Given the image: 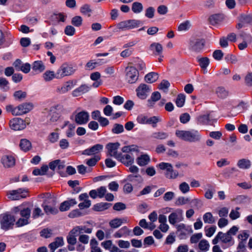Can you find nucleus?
Returning a JSON list of instances; mask_svg holds the SVG:
<instances>
[{
	"label": "nucleus",
	"instance_id": "obj_61",
	"mask_svg": "<svg viewBox=\"0 0 252 252\" xmlns=\"http://www.w3.org/2000/svg\"><path fill=\"white\" fill-rule=\"evenodd\" d=\"M202 237L201 233H198L192 235L190 239V242L191 244H195L199 242V240Z\"/></svg>",
	"mask_w": 252,
	"mask_h": 252
},
{
	"label": "nucleus",
	"instance_id": "obj_40",
	"mask_svg": "<svg viewBox=\"0 0 252 252\" xmlns=\"http://www.w3.org/2000/svg\"><path fill=\"white\" fill-rule=\"evenodd\" d=\"M168 136L167 133L163 131H157L153 133L151 137L153 138L159 140H164Z\"/></svg>",
	"mask_w": 252,
	"mask_h": 252
},
{
	"label": "nucleus",
	"instance_id": "obj_39",
	"mask_svg": "<svg viewBox=\"0 0 252 252\" xmlns=\"http://www.w3.org/2000/svg\"><path fill=\"white\" fill-rule=\"evenodd\" d=\"M238 166L242 169H248L251 167V161L247 159H240L237 163Z\"/></svg>",
	"mask_w": 252,
	"mask_h": 252
},
{
	"label": "nucleus",
	"instance_id": "obj_43",
	"mask_svg": "<svg viewBox=\"0 0 252 252\" xmlns=\"http://www.w3.org/2000/svg\"><path fill=\"white\" fill-rule=\"evenodd\" d=\"M98 243L95 239H91L90 241V246L91 252H101L100 248L98 246Z\"/></svg>",
	"mask_w": 252,
	"mask_h": 252
},
{
	"label": "nucleus",
	"instance_id": "obj_16",
	"mask_svg": "<svg viewBox=\"0 0 252 252\" xmlns=\"http://www.w3.org/2000/svg\"><path fill=\"white\" fill-rule=\"evenodd\" d=\"M120 144L118 142L110 143L107 145L106 148L108 149V155L113 157L116 159L119 158V153H118V149Z\"/></svg>",
	"mask_w": 252,
	"mask_h": 252
},
{
	"label": "nucleus",
	"instance_id": "obj_13",
	"mask_svg": "<svg viewBox=\"0 0 252 252\" xmlns=\"http://www.w3.org/2000/svg\"><path fill=\"white\" fill-rule=\"evenodd\" d=\"M9 125L14 130H20L26 127V121L20 118H15L9 121Z\"/></svg>",
	"mask_w": 252,
	"mask_h": 252
},
{
	"label": "nucleus",
	"instance_id": "obj_63",
	"mask_svg": "<svg viewBox=\"0 0 252 252\" xmlns=\"http://www.w3.org/2000/svg\"><path fill=\"white\" fill-rule=\"evenodd\" d=\"M170 86V83L166 80H163L159 85L158 88L160 90H163L164 92L167 91V90Z\"/></svg>",
	"mask_w": 252,
	"mask_h": 252
},
{
	"label": "nucleus",
	"instance_id": "obj_51",
	"mask_svg": "<svg viewBox=\"0 0 252 252\" xmlns=\"http://www.w3.org/2000/svg\"><path fill=\"white\" fill-rule=\"evenodd\" d=\"M27 93L22 91H17L15 92L13 96L14 98L18 100L21 101L26 97Z\"/></svg>",
	"mask_w": 252,
	"mask_h": 252
},
{
	"label": "nucleus",
	"instance_id": "obj_27",
	"mask_svg": "<svg viewBox=\"0 0 252 252\" xmlns=\"http://www.w3.org/2000/svg\"><path fill=\"white\" fill-rule=\"evenodd\" d=\"M77 234H84L83 233L90 234L92 232L93 229L88 228L85 225L76 226L73 228Z\"/></svg>",
	"mask_w": 252,
	"mask_h": 252
},
{
	"label": "nucleus",
	"instance_id": "obj_64",
	"mask_svg": "<svg viewBox=\"0 0 252 252\" xmlns=\"http://www.w3.org/2000/svg\"><path fill=\"white\" fill-rule=\"evenodd\" d=\"M245 83L248 87L252 86V72L248 73L245 77Z\"/></svg>",
	"mask_w": 252,
	"mask_h": 252
},
{
	"label": "nucleus",
	"instance_id": "obj_21",
	"mask_svg": "<svg viewBox=\"0 0 252 252\" xmlns=\"http://www.w3.org/2000/svg\"><path fill=\"white\" fill-rule=\"evenodd\" d=\"M64 244L63 239L62 237H58L55 239L53 242L50 243L49 247L51 252H54L56 249L63 246Z\"/></svg>",
	"mask_w": 252,
	"mask_h": 252
},
{
	"label": "nucleus",
	"instance_id": "obj_9",
	"mask_svg": "<svg viewBox=\"0 0 252 252\" xmlns=\"http://www.w3.org/2000/svg\"><path fill=\"white\" fill-rule=\"evenodd\" d=\"M141 24L139 20L132 19L122 21L117 25V27L121 31L131 30L138 27Z\"/></svg>",
	"mask_w": 252,
	"mask_h": 252
},
{
	"label": "nucleus",
	"instance_id": "obj_29",
	"mask_svg": "<svg viewBox=\"0 0 252 252\" xmlns=\"http://www.w3.org/2000/svg\"><path fill=\"white\" fill-rule=\"evenodd\" d=\"M150 49L156 55H160L162 54L163 48L162 45L158 43H153L151 44L150 46Z\"/></svg>",
	"mask_w": 252,
	"mask_h": 252
},
{
	"label": "nucleus",
	"instance_id": "obj_17",
	"mask_svg": "<svg viewBox=\"0 0 252 252\" xmlns=\"http://www.w3.org/2000/svg\"><path fill=\"white\" fill-rule=\"evenodd\" d=\"M117 159L120 161L125 165L128 166L133 163L134 158L132 154H126L123 155L122 153H120L119 158Z\"/></svg>",
	"mask_w": 252,
	"mask_h": 252
},
{
	"label": "nucleus",
	"instance_id": "obj_44",
	"mask_svg": "<svg viewBox=\"0 0 252 252\" xmlns=\"http://www.w3.org/2000/svg\"><path fill=\"white\" fill-rule=\"evenodd\" d=\"M123 223V220L120 218L114 219L110 221L109 224L112 228H117L120 227Z\"/></svg>",
	"mask_w": 252,
	"mask_h": 252
},
{
	"label": "nucleus",
	"instance_id": "obj_47",
	"mask_svg": "<svg viewBox=\"0 0 252 252\" xmlns=\"http://www.w3.org/2000/svg\"><path fill=\"white\" fill-rule=\"evenodd\" d=\"M0 88L5 92L9 90V82L6 78L0 77Z\"/></svg>",
	"mask_w": 252,
	"mask_h": 252
},
{
	"label": "nucleus",
	"instance_id": "obj_42",
	"mask_svg": "<svg viewBox=\"0 0 252 252\" xmlns=\"http://www.w3.org/2000/svg\"><path fill=\"white\" fill-rule=\"evenodd\" d=\"M122 151L126 154H131V152L138 151V146L134 145L124 146L122 149Z\"/></svg>",
	"mask_w": 252,
	"mask_h": 252
},
{
	"label": "nucleus",
	"instance_id": "obj_37",
	"mask_svg": "<svg viewBox=\"0 0 252 252\" xmlns=\"http://www.w3.org/2000/svg\"><path fill=\"white\" fill-rule=\"evenodd\" d=\"M223 19V15L221 14L213 15L209 18L210 22L211 24L213 26L220 23Z\"/></svg>",
	"mask_w": 252,
	"mask_h": 252
},
{
	"label": "nucleus",
	"instance_id": "obj_55",
	"mask_svg": "<svg viewBox=\"0 0 252 252\" xmlns=\"http://www.w3.org/2000/svg\"><path fill=\"white\" fill-rule=\"evenodd\" d=\"M5 109L7 112L11 113L12 115L18 116L17 106L14 107L13 105L9 104L6 106Z\"/></svg>",
	"mask_w": 252,
	"mask_h": 252
},
{
	"label": "nucleus",
	"instance_id": "obj_58",
	"mask_svg": "<svg viewBox=\"0 0 252 252\" xmlns=\"http://www.w3.org/2000/svg\"><path fill=\"white\" fill-rule=\"evenodd\" d=\"M180 190L184 194L189 191V186L186 182H182L179 186Z\"/></svg>",
	"mask_w": 252,
	"mask_h": 252
},
{
	"label": "nucleus",
	"instance_id": "obj_48",
	"mask_svg": "<svg viewBox=\"0 0 252 252\" xmlns=\"http://www.w3.org/2000/svg\"><path fill=\"white\" fill-rule=\"evenodd\" d=\"M210 120L209 114L201 115L197 118L198 123L202 125L208 124Z\"/></svg>",
	"mask_w": 252,
	"mask_h": 252
},
{
	"label": "nucleus",
	"instance_id": "obj_7",
	"mask_svg": "<svg viewBox=\"0 0 252 252\" xmlns=\"http://www.w3.org/2000/svg\"><path fill=\"white\" fill-rule=\"evenodd\" d=\"M158 166L161 170L165 171L164 175L168 179H174L179 176L178 172L174 170L172 164L169 163L161 162Z\"/></svg>",
	"mask_w": 252,
	"mask_h": 252
},
{
	"label": "nucleus",
	"instance_id": "obj_11",
	"mask_svg": "<svg viewBox=\"0 0 252 252\" xmlns=\"http://www.w3.org/2000/svg\"><path fill=\"white\" fill-rule=\"evenodd\" d=\"M72 116L74 117V121L78 125H84L87 124L89 120V114L88 112L82 111L73 113Z\"/></svg>",
	"mask_w": 252,
	"mask_h": 252
},
{
	"label": "nucleus",
	"instance_id": "obj_4",
	"mask_svg": "<svg viewBox=\"0 0 252 252\" xmlns=\"http://www.w3.org/2000/svg\"><path fill=\"white\" fill-rule=\"evenodd\" d=\"M220 240L224 245L222 246L223 248H228L232 246L235 243L234 240L232 236L226 233L219 232L214 239L212 240V243L216 245Z\"/></svg>",
	"mask_w": 252,
	"mask_h": 252
},
{
	"label": "nucleus",
	"instance_id": "obj_30",
	"mask_svg": "<svg viewBox=\"0 0 252 252\" xmlns=\"http://www.w3.org/2000/svg\"><path fill=\"white\" fill-rule=\"evenodd\" d=\"M161 97L160 94L158 92H154L151 96V98L148 100V105L149 107H153L155 103L160 99Z\"/></svg>",
	"mask_w": 252,
	"mask_h": 252
},
{
	"label": "nucleus",
	"instance_id": "obj_28",
	"mask_svg": "<svg viewBox=\"0 0 252 252\" xmlns=\"http://www.w3.org/2000/svg\"><path fill=\"white\" fill-rule=\"evenodd\" d=\"M78 235L77 234L76 232L72 228L68 233V234L66 237L67 243L71 245H74L77 243L76 236Z\"/></svg>",
	"mask_w": 252,
	"mask_h": 252
},
{
	"label": "nucleus",
	"instance_id": "obj_49",
	"mask_svg": "<svg viewBox=\"0 0 252 252\" xmlns=\"http://www.w3.org/2000/svg\"><path fill=\"white\" fill-rule=\"evenodd\" d=\"M185 98L186 96L184 94H178L175 101L176 105L179 107H183L185 104Z\"/></svg>",
	"mask_w": 252,
	"mask_h": 252
},
{
	"label": "nucleus",
	"instance_id": "obj_23",
	"mask_svg": "<svg viewBox=\"0 0 252 252\" xmlns=\"http://www.w3.org/2000/svg\"><path fill=\"white\" fill-rule=\"evenodd\" d=\"M76 204L77 202L75 199H70L62 203L60 207V210L62 212L67 211L70 207Z\"/></svg>",
	"mask_w": 252,
	"mask_h": 252
},
{
	"label": "nucleus",
	"instance_id": "obj_31",
	"mask_svg": "<svg viewBox=\"0 0 252 252\" xmlns=\"http://www.w3.org/2000/svg\"><path fill=\"white\" fill-rule=\"evenodd\" d=\"M215 93L217 95L222 99L225 98L229 95V92L223 87H218L216 88Z\"/></svg>",
	"mask_w": 252,
	"mask_h": 252
},
{
	"label": "nucleus",
	"instance_id": "obj_10",
	"mask_svg": "<svg viewBox=\"0 0 252 252\" xmlns=\"http://www.w3.org/2000/svg\"><path fill=\"white\" fill-rule=\"evenodd\" d=\"M205 46V41L203 39L194 38L189 41V49L196 53L201 52Z\"/></svg>",
	"mask_w": 252,
	"mask_h": 252
},
{
	"label": "nucleus",
	"instance_id": "obj_20",
	"mask_svg": "<svg viewBox=\"0 0 252 252\" xmlns=\"http://www.w3.org/2000/svg\"><path fill=\"white\" fill-rule=\"evenodd\" d=\"M33 108V105L31 102H25L17 106L18 115L21 116L30 112Z\"/></svg>",
	"mask_w": 252,
	"mask_h": 252
},
{
	"label": "nucleus",
	"instance_id": "obj_24",
	"mask_svg": "<svg viewBox=\"0 0 252 252\" xmlns=\"http://www.w3.org/2000/svg\"><path fill=\"white\" fill-rule=\"evenodd\" d=\"M90 90V87L87 85L84 84L81 85L78 88L75 89L72 93L73 96L76 97L88 92Z\"/></svg>",
	"mask_w": 252,
	"mask_h": 252
},
{
	"label": "nucleus",
	"instance_id": "obj_6",
	"mask_svg": "<svg viewBox=\"0 0 252 252\" xmlns=\"http://www.w3.org/2000/svg\"><path fill=\"white\" fill-rule=\"evenodd\" d=\"M15 219L8 212H6L0 215V224L1 229L7 230L12 227L14 224Z\"/></svg>",
	"mask_w": 252,
	"mask_h": 252
},
{
	"label": "nucleus",
	"instance_id": "obj_45",
	"mask_svg": "<svg viewBox=\"0 0 252 252\" xmlns=\"http://www.w3.org/2000/svg\"><path fill=\"white\" fill-rule=\"evenodd\" d=\"M203 219L205 223L212 224L215 222V219L212 214L208 212L205 213L203 216Z\"/></svg>",
	"mask_w": 252,
	"mask_h": 252
},
{
	"label": "nucleus",
	"instance_id": "obj_60",
	"mask_svg": "<svg viewBox=\"0 0 252 252\" xmlns=\"http://www.w3.org/2000/svg\"><path fill=\"white\" fill-rule=\"evenodd\" d=\"M249 237V234L248 231L244 230L238 235V238L240 240V241L246 242Z\"/></svg>",
	"mask_w": 252,
	"mask_h": 252
},
{
	"label": "nucleus",
	"instance_id": "obj_14",
	"mask_svg": "<svg viewBox=\"0 0 252 252\" xmlns=\"http://www.w3.org/2000/svg\"><path fill=\"white\" fill-rule=\"evenodd\" d=\"M136 91L137 96L142 99H144L147 97L151 90L147 85L141 84L137 87Z\"/></svg>",
	"mask_w": 252,
	"mask_h": 252
},
{
	"label": "nucleus",
	"instance_id": "obj_32",
	"mask_svg": "<svg viewBox=\"0 0 252 252\" xmlns=\"http://www.w3.org/2000/svg\"><path fill=\"white\" fill-rule=\"evenodd\" d=\"M111 205V203L100 202L95 204L93 207V209L95 211H103L108 209Z\"/></svg>",
	"mask_w": 252,
	"mask_h": 252
},
{
	"label": "nucleus",
	"instance_id": "obj_1",
	"mask_svg": "<svg viewBox=\"0 0 252 252\" xmlns=\"http://www.w3.org/2000/svg\"><path fill=\"white\" fill-rule=\"evenodd\" d=\"M65 111L63 106L60 104H55L44 109L43 113L47 115L48 120L51 122H57Z\"/></svg>",
	"mask_w": 252,
	"mask_h": 252
},
{
	"label": "nucleus",
	"instance_id": "obj_52",
	"mask_svg": "<svg viewBox=\"0 0 252 252\" xmlns=\"http://www.w3.org/2000/svg\"><path fill=\"white\" fill-rule=\"evenodd\" d=\"M100 157L98 155H95L94 157L86 161V164L89 166H94L100 160Z\"/></svg>",
	"mask_w": 252,
	"mask_h": 252
},
{
	"label": "nucleus",
	"instance_id": "obj_46",
	"mask_svg": "<svg viewBox=\"0 0 252 252\" xmlns=\"http://www.w3.org/2000/svg\"><path fill=\"white\" fill-rule=\"evenodd\" d=\"M131 9L135 13H139L143 11L142 4L139 2H134L132 3Z\"/></svg>",
	"mask_w": 252,
	"mask_h": 252
},
{
	"label": "nucleus",
	"instance_id": "obj_35",
	"mask_svg": "<svg viewBox=\"0 0 252 252\" xmlns=\"http://www.w3.org/2000/svg\"><path fill=\"white\" fill-rule=\"evenodd\" d=\"M200 66L204 70V73L207 72L206 68L210 63V60L207 57L197 58Z\"/></svg>",
	"mask_w": 252,
	"mask_h": 252
},
{
	"label": "nucleus",
	"instance_id": "obj_57",
	"mask_svg": "<svg viewBox=\"0 0 252 252\" xmlns=\"http://www.w3.org/2000/svg\"><path fill=\"white\" fill-rule=\"evenodd\" d=\"M239 21H241L245 24H249L252 22V16L248 15H241L239 17Z\"/></svg>",
	"mask_w": 252,
	"mask_h": 252
},
{
	"label": "nucleus",
	"instance_id": "obj_2",
	"mask_svg": "<svg viewBox=\"0 0 252 252\" xmlns=\"http://www.w3.org/2000/svg\"><path fill=\"white\" fill-rule=\"evenodd\" d=\"M41 197L45 198L42 206L44 211L47 215H55L58 213V210L56 207V201L52 195L49 193L42 194Z\"/></svg>",
	"mask_w": 252,
	"mask_h": 252
},
{
	"label": "nucleus",
	"instance_id": "obj_41",
	"mask_svg": "<svg viewBox=\"0 0 252 252\" xmlns=\"http://www.w3.org/2000/svg\"><path fill=\"white\" fill-rule=\"evenodd\" d=\"M198 248L202 252H207L209 250L210 244L206 240L202 239L198 243Z\"/></svg>",
	"mask_w": 252,
	"mask_h": 252
},
{
	"label": "nucleus",
	"instance_id": "obj_62",
	"mask_svg": "<svg viewBox=\"0 0 252 252\" xmlns=\"http://www.w3.org/2000/svg\"><path fill=\"white\" fill-rule=\"evenodd\" d=\"M190 26V22L188 21H186L180 24L178 26V29L179 31H185L189 30Z\"/></svg>",
	"mask_w": 252,
	"mask_h": 252
},
{
	"label": "nucleus",
	"instance_id": "obj_36",
	"mask_svg": "<svg viewBox=\"0 0 252 252\" xmlns=\"http://www.w3.org/2000/svg\"><path fill=\"white\" fill-rule=\"evenodd\" d=\"M20 147L22 150L27 152L31 149L32 144L28 139H22L20 141Z\"/></svg>",
	"mask_w": 252,
	"mask_h": 252
},
{
	"label": "nucleus",
	"instance_id": "obj_25",
	"mask_svg": "<svg viewBox=\"0 0 252 252\" xmlns=\"http://www.w3.org/2000/svg\"><path fill=\"white\" fill-rule=\"evenodd\" d=\"M32 68L36 73H39L45 69V65L42 61H37L33 63Z\"/></svg>",
	"mask_w": 252,
	"mask_h": 252
},
{
	"label": "nucleus",
	"instance_id": "obj_59",
	"mask_svg": "<svg viewBox=\"0 0 252 252\" xmlns=\"http://www.w3.org/2000/svg\"><path fill=\"white\" fill-rule=\"evenodd\" d=\"M75 126L74 124H69L66 131V135L67 137H72L75 135L74 129Z\"/></svg>",
	"mask_w": 252,
	"mask_h": 252
},
{
	"label": "nucleus",
	"instance_id": "obj_33",
	"mask_svg": "<svg viewBox=\"0 0 252 252\" xmlns=\"http://www.w3.org/2000/svg\"><path fill=\"white\" fill-rule=\"evenodd\" d=\"M44 80L46 82H49L52 80L54 78H57V71L55 73L53 71L46 70L42 75Z\"/></svg>",
	"mask_w": 252,
	"mask_h": 252
},
{
	"label": "nucleus",
	"instance_id": "obj_50",
	"mask_svg": "<svg viewBox=\"0 0 252 252\" xmlns=\"http://www.w3.org/2000/svg\"><path fill=\"white\" fill-rule=\"evenodd\" d=\"M48 169V167L47 165L42 166L40 169H35L32 171V174L34 175H43L45 174L46 172L47 171Z\"/></svg>",
	"mask_w": 252,
	"mask_h": 252
},
{
	"label": "nucleus",
	"instance_id": "obj_5",
	"mask_svg": "<svg viewBox=\"0 0 252 252\" xmlns=\"http://www.w3.org/2000/svg\"><path fill=\"white\" fill-rule=\"evenodd\" d=\"M76 71V66L67 63H63L57 70L58 79L71 75Z\"/></svg>",
	"mask_w": 252,
	"mask_h": 252
},
{
	"label": "nucleus",
	"instance_id": "obj_15",
	"mask_svg": "<svg viewBox=\"0 0 252 252\" xmlns=\"http://www.w3.org/2000/svg\"><path fill=\"white\" fill-rule=\"evenodd\" d=\"M183 211L181 209L177 210L175 212L172 213L168 217V220L170 224L174 225L177 222L182 221Z\"/></svg>",
	"mask_w": 252,
	"mask_h": 252
},
{
	"label": "nucleus",
	"instance_id": "obj_54",
	"mask_svg": "<svg viewBox=\"0 0 252 252\" xmlns=\"http://www.w3.org/2000/svg\"><path fill=\"white\" fill-rule=\"evenodd\" d=\"M208 186L209 188L206 190L204 196L207 199H211L213 198V194L215 192V189L211 185Z\"/></svg>",
	"mask_w": 252,
	"mask_h": 252
},
{
	"label": "nucleus",
	"instance_id": "obj_26",
	"mask_svg": "<svg viewBox=\"0 0 252 252\" xmlns=\"http://www.w3.org/2000/svg\"><path fill=\"white\" fill-rule=\"evenodd\" d=\"M177 230L180 232L181 235H185L192 232V230L190 226L186 225L183 223L177 225Z\"/></svg>",
	"mask_w": 252,
	"mask_h": 252
},
{
	"label": "nucleus",
	"instance_id": "obj_22",
	"mask_svg": "<svg viewBox=\"0 0 252 252\" xmlns=\"http://www.w3.org/2000/svg\"><path fill=\"white\" fill-rule=\"evenodd\" d=\"M1 162L4 167L9 168L15 165V160L11 156H4L2 158Z\"/></svg>",
	"mask_w": 252,
	"mask_h": 252
},
{
	"label": "nucleus",
	"instance_id": "obj_19",
	"mask_svg": "<svg viewBox=\"0 0 252 252\" xmlns=\"http://www.w3.org/2000/svg\"><path fill=\"white\" fill-rule=\"evenodd\" d=\"M76 80H69L65 82L62 86L58 87L57 92L60 94H64L71 90L76 84Z\"/></svg>",
	"mask_w": 252,
	"mask_h": 252
},
{
	"label": "nucleus",
	"instance_id": "obj_56",
	"mask_svg": "<svg viewBox=\"0 0 252 252\" xmlns=\"http://www.w3.org/2000/svg\"><path fill=\"white\" fill-rule=\"evenodd\" d=\"M126 180L130 182H139L142 180V177L140 174H130L126 177Z\"/></svg>",
	"mask_w": 252,
	"mask_h": 252
},
{
	"label": "nucleus",
	"instance_id": "obj_18",
	"mask_svg": "<svg viewBox=\"0 0 252 252\" xmlns=\"http://www.w3.org/2000/svg\"><path fill=\"white\" fill-rule=\"evenodd\" d=\"M103 148V146L101 144H97L92 147L84 150L82 154L87 156L97 155V154L100 152Z\"/></svg>",
	"mask_w": 252,
	"mask_h": 252
},
{
	"label": "nucleus",
	"instance_id": "obj_3",
	"mask_svg": "<svg viewBox=\"0 0 252 252\" xmlns=\"http://www.w3.org/2000/svg\"><path fill=\"white\" fill-rule=\"evenodd\" d=\"M176 135L179 138L190 142H195L200 141L201 136L196 130H176Z\"/></svg>",
	"mask_w": 252,
	"mask_h": 252
},
{
	"label": "nucleus",
	"instance_id": "obj_53",
	"mask_svg": "<svg viewBox=\"0 0 252 252\" xmlns=\"http://www.w3.org/2000/svg\"><path fill=\"white\" fill-rule=\"evenodd\" d=\"M124 130V126L122 125L119 124H115L113 128L112 129V132L115 134H119L123 132Z\"/></svg>",
	"mask_w": 252,
	"mask_h": 252
},
{
	"label": "nucleus",
	"instance_id": "obj_34",
	"mask_svg": "<svg viewBox=\"0 0 252 252\" xmlns=\"http://www.w3.org/2000/svg\"><path fill=\"white\" fill-rule=\"evenodd\" d=\"M150 158L147 155H143L136 159L137 163L141 166H145L149 163Z\"/></svg>",
	"mask_w": 252,
	"mask_h": 252
},
{
	"label": "nucleus",
	"instance_id": "obj_12",
	"mask_svg": "<svg viewBox=\"0 0 252 252\" xmlns=\"http://www.w3.org/2000/svg\"><path fill=\"white\" fill-rule=\"evenodd\" d=\"M27 191L22 189H19L16 190H9L7 192V196L8 198L12 200H19L21 198H25L26 197Z\"/></svg>",
	"mask_w": 252,
	"mask_h": 252
},
{
	"label": "nucleus",
	"instance_id": "obj_8",
	"mask_svg": "<svg viewBox=\"0 0 252 252\" xmlns=\"http://www.w3.org/2000/svg\"><path fill=\"white\" fill-rule=\"evenodd\" d=\"M125 73V79L128 83L133 84L137 81L139 72L135 67L131 66L126 67Z\"/></svg>",
	"mask_w": 252,
	"mask_h": 252
},
{
	"label": "nucleus",
	"instance_id": "obj_38",
	"mask_svg": "<svg viewBox=\"0 0 252 252\" xmlns=\"http://www.w3.org/2000/svg\"><path fill=\"white\" fill-rule=\"evenodd\" d=\"M158 78V74L156 72H150L145 77V80L148 83H152L156 82Z\"/></svg>",
	"mask_w": 252,
	"mask_h": 252
}]
</instances>
